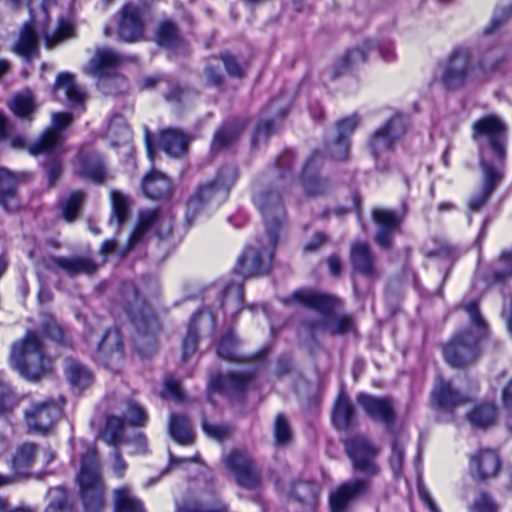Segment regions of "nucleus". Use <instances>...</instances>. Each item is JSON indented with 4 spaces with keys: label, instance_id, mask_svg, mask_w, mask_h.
<instances>
[{
    "label": "nucleus",
    "instance_id": "obj_14",
    "mask_svg": "<svg viewBox=\"0 0 512 512\" xmlns=\"http://www.w3.org/2000/svg\"><path fill=\"white\" fill-rule=\"evenodd\" d=\"M276 245H271L267 237V244L260 247L248 246L239 257L236 270L244 277L258 276L265 273L272 260V251Z\"/></svg>",
    "mask_w": 512,
    "mask_h": 512
},
{
    "label": "nucleus",
    "instance_id": "obj_52",
    "mask_svg": "<svg viewBox=\"0 0 512 512\" xmlns=\"http://www.w3.org/2000/svg\"><path fill=\"white\" fill-rule=\"evenodd\" d=\"M503 61V52L500 48L494 47L487 50L478 62V75L482 78L494 71Z\"/></svg>",
    "mask_w": 512,
    "mask_h": 512
},
{
    "label": "nucleus",
    "instance_id": "obj_6",
    "mask_svg": "<svg viewBox=\"0 0 512 512\" xmlns=\"http://www.w3.org/2000/svg\"><path fill=\"white\" fill-rule=\"evenodd\" d=\"M124 58L109 48L97 49L89 61L86 72L97 79L98 88L106 95L118 96L128 90L125 77L115 72Z\"/></svg>",
    "mask_w": 512,
    "mask_h": 512
},
{
    "label": "nucleus",
    "instance_id": "obj_31",
    "mask_svg": "<svg viewBox=\"0 0 512 512\" xmlns=\"http://www.w3.org/2000/svg\"><path fill=\"white\" fill-rule=\"evenodd\" d=\"M142 190L146 197L160 199L170 195L171 185L165 175L153 171L144 178Z\"/></svg>",
    "mask_w": 512,
    "mask_h": 512
},
{
    "label": "nucleus",
    "instance_id": "obj_55",
    "mask_svg": "<svg viewBox=\"0 0 512 512\" xmlns=\"http://www.w3.org/2000/svg\"><path fill=\"white\" fill-rule=\"evenodd\" d=\"M47 497L49 504L46 512H71L66 490L62 487L51 488L47 493Z\"/></svg>",
    "mask_w": 512,
    "mask_h": 512
},
{
    "label": "nucleus",
    "instance_id": "obj_30",
    "mask_svg": "<svg viewBox=\"0 0 512 512\" xmlns=\"http://www.w3.org/2000/svg\"><path fill=\"white\" fill-rule=\"evenodd\" d=\"M220 187L214 181L206 186L200 187L195 195L188 202L187 220L191 222L201 208H213L219 206L221 203L214 201V195L208 192V189H217Z\"/></svg>",
    "mask_w": 512,
    "mask_h": 512
},
{
    "label": "nucleus",
    "instance_id": "obj_21",
    "mask_svg": "<svg viewBox=\"0 0 512 512\" xmlns=\"http://www.w3.org/2000/svg\"><path fill=\"white\" fill-rule=\"evenodd\" d=\"M99 359L111 370H116L123 360V347L120 333L109 329L100 342H96Z\"/></svg>",
    "mask_w": 512,
    "mask_h": 512
},
{
    "label": "nucleus",
    "instance_id": "obj_64",
    "mask_svg": "<svg viewBox=\"0 0 512 512\" xmlns=\"http://www.w3.org/2000/svg\"><path fill=\"white\" fill-rule=\"evenodd\" d=\"M497 505L494 500L485 493H480L472 506L471 512H497Z\"/></svg>",
    "mask_w": 512,
    "mask_h": 512
},
{
    "label": "nucleus",
    "instance_id": "obj_16",
    "mask_svg": "<svg viewBox=\"0 0 512 512\" xmlns=\"http://www.w3.org/2000/svg\"><path fill=\"white\" fill-rule=\"evenodd\" d=\"M357 404L373 420L391 426L395 420L394 405L390 398L376 397L367 393H359Z\"/></svg>",
    "mask_w": 512,
    "mask_h": 512
},
{
    "label": "nucleus",
    "instance_id": "obj_57",
    "mask_svg": "<svg viewBox=\"0 0 512 512\" xmlns=\"http://www.w3.org/2000/svg\"><path fill=\"white\" fill-rule=\"evenodd\" d=\"M236 340L232 332L224 335L219 343L217 353L218 356L227 361L238 360L236 354Z\"/></svg>",
    "mask_w": 512,
    "mask_h": 512
},
{
    "label": "nucleus",
    "instance_id": "obj_49",
    "mask_svg": "<svg viewBox=\"0 0 512 512\" xmlns=\"http://www.w3.org/2000/svg\"><path fill=\"white\" fill-rule=\"evenodd\" d=\"M123 420L119 417L109 416L101 433V438L109 445L117 446L122 442Z\"/></svg>",
    "mask_w": 512,
    "mask_h": 512
},
{
    "label": "nucleus",
    "instance_id": "obj_56",
    "mask_svg": "<svg viewBox=\"0 0 512 512\" xmlns=\"http://www.w3.org/2000/svg\"><path fill=\"white\" fill-rule=\"evenodd\" d=\"M84 194L82 192H73L68 199L62 204L63 217L66 221L72 222L79 211V208L83 202Z\"/></svg>",
    "mask_w": 512,
    "mask_h": 512
},
{
    "label": "nucleus",
    "instance_id": "obj_60",
    "mask_svg": "<svg viewBox=\"0 0 512 512\" xmlns=\"http://www.w3.org/2000/svg\"><path fill=\"white\" fill-rule=\"evenodd\" d=\"M221 61L227 74L231 77L242 78L245 75V67L238 59L229 53H224L221 56Z\"/></svg>",
    "mask_w": 512,
    "mask_h": 512
},
{
    "label": "nucleus",
    "instance_id": "obj_41",
    "mask_svg": "<svg viewBox=\"0 0 512 512\" xmlns=\"http://www.w3.org/2000/svg\"><path fill=\"white\" fill-rule=\"evenodd\" d=\"M243 304V288L240 284H230L223 291L221 306L225 313L234 316Z\"/></svg>",
    "mask_w": 512,
    "mask_h": 512
},
{
    "label": "nucleus",
    "instance_id": "obj_15",
    "mask_svg": "<svg viewBox=\"0 0 512 512\" xmlns=\"http://www.w3.org/2000/svg\"><path fill=\"white\" fill-rule=\"evenodd\" d=\"M61 408L53 400L35 402L25 411L26 423L30 430L44 434L60 417Z\"/></svg>",
    "mask_w": 512,
    "mask_h": 512
},
{
    "label": "nucleus",
    "instance_id": "obj_4",
    "mask_svg": "<svg viewBox=\"0 0 512 512\" xmlns=\"http://www.w3.org/2000/svg\"><path fill=\"white\" fill-rule=\"evenodd\" d=\"M464 310L469 316L472 327L455 334L443 351L446 362L453 367H463L478 357V343L488 331V325L476 301L465 304Z\"/></svg>",
    "mask_w": 512,
    "mask_h": 512
},
{
    "label": "nucleus",
    "instance_id": "obj_48",
    "mask_svg": "<svg viewBox=\"0 0 512 512\" xmlns=\"http://www.w3.org/2000/svg\"><path fill=\"white\" fill-rule=\"evenodd\" d=\"M18 404L19 399L11 385L0 379V417H8Z\"/></svg>",
    "mask_w": 512,
    "mask_h": 512
},
{
    "label": "nucleus",
    "instance_id": "obj_27",
    "mask_svg": "<svg viewBox=\"0 0 512 512\" xmlns=\"http://www.w3.org/2000/svg\"><path fill=\"white\" fill-rule=\"evenodd\" d=\"M432 401L439 408L449 410L467 402L468 398L455 391L450 382L438 377L432 391Z\"/></svg>",
    "mask_w": 512,
    "mask_h": 512
},
{
    "label": "nucleus",
    "instance_id": "obj_58",
    "mask_svg": "<svg viewBox=\"0 0 512 512\" xmlns=\"http://www.w3.org/2000/svg\"><path fill=\"white\" fill-rule=\"evenodd\" d=\"M510 277H512V251L501 255L499 267L493 274L494 282H502Z\"/></svg>",
    "mask_w": 512,
    "mask_h": 512
},
{
    "label": "nucleus",
    "instance_id": "obj_3",
    "mask_svg": "<svg viewBox=\"0 0 512 512\" xmlns=\"http://www.w3.org/2000/svg\"><path fill=\"white\" fill-rule=\"evenodd\" d=\"M8 362L14 371L29 382H38L53 371V360L46 354L35 331L26 332L12 343Z\"/></svg>",
    "mask_w": 512,
    "mask_h": 512
},
{
    "label": "nucleus",
    "instance_id": "obj_59",
    "mask_svg": "<svg viewBox=\"0 0 512 512\" xmlns=\"http://www.w3.org/2000/svg\"><path fill=\"white\" fill-rule=\"evenodd\" d=\"M274 437L277 445H285L291 439V430L284 416L277 415L274 424Z\"/></svg>",
    "mask_w": 512,
    "mask_h": 512
},
{
    "label": "nucleus",
    "instance_id": "obj_32",
    "mask_svg": "<svg viewBox=\"0 0 512 512\" xmlns=\"http://www.w3.org/2000/svg\"><path fill=\"white\" fill-rule=\"evenodd\" d=\"M319 157L317 152L313 153L303 167V188L308 195L316 196L322 194L326 189V181L314 174L316 161Z\"/></svg>",
    "mask_w": 512,
    "mask_h": 512
},
{
    "label": "nucleus",
    "instance_id": "obj_13",
    "mask_svg": "<svg viewBox=\"0 0 512 512\" xmlns=\"http://www.w3.org/2000/svg\"><path fill=\"white\" fill-rule=\"evenodd\" d=\"M345 448L353 462L354 469L368 476L378 473L375 458L377 448L364 436H353L345 441Z\"/></svg>",
    "mask_w": 512,
    "mask_h": 512
},
{
    "label": "nucleus",
    "instance_id": "obj_26",
    "mask_svg": "<svg viewBox=\"0 0 512 512\" xmlns=\"http://www.w3.org/2000/svg\"><path fill=\"white\" fill-rule=\"evenodd\" d=\"M198 319H202L205 322V327L202 329L203 332H213L214 330V316L209 309L204 308L194 314L191 318L187 336L183 340V360H187L196 351L199 337L196 334Z\"/></svg>",
    "mask_w": 512,
    "mask_h": 512
},
{
    "label": "nucleus",
    "instance_id": "obj_39",
    "mask_svg": "<svg viewBox=\"0 0 512 512\" xmlns=\"http://www.w3.org/2000/svg\"><path fill=\"white\" fill-rule=\"evenodd\" d=\"M66 374L70 384L78 390L88 387L93 379L91 372L74 360L67 361Z\"/></svg>",
    "mask_w": 512,
    "mask_h": 512
},
{
    "label": "nucleus",
    "instance_id": "obj_53",
    "mask_svg": "<svg viewBox=\"0 0 512 512\" xmlns=\"http://www.w3.org/2000/svg\"><path fill=\"white\" fill-rule=\"evenodd\" d=\"M242 128L237 124H229L222 127L214 136L212 148L223 149L232 144L240 135Z\"/></svg>",
    "mask_w": 512,
    "mask_h": 512
},
{
    "label": "nucleus",
    "instance_id": "obj_1",
    "mask_svg": "<svg viewBox=\"0 0 512 512\" xmlns=\"http://www.w3.org/2000/svg\"><path fill=\"white\" fill-rule=\"evenodd\" d=\"M473 139L479 145L482 185L469 201V209L478 211L503 177L506 156V129L495 116H487L473 124Z\"/></svg>",
    "mask_w": 512,
    "mask_h": 512
},
{
    "label": "nucleus",
    "instance_id": "obj_38",
    "mask_svg": "<svg viewBox=\"0 0 512 512\" xmlns=\"http://www.w3.org/2000/svg\"><path fill=\"white\" fill-rule=\"evenodd\" d=\"M237 176V170L233 166H226L219 171L215 182L220 187L217 189L207 190L208 192L213 193L214 201L216 203H223L226 200L228 190L230 186L236 181Z\"/></svg>",
    "mask_w": 512,
    "mask_h": 512
},
{
    "label": "nucleus",
    "instance_id": "obj_19",
    "mask_svg": "<svg viewBox=\"0 0 512 512\" xmlns=\"http://www.w3.org/2000/svg\"><path fill=\"white\" fill-rule=\"evenodd\" d=\"M501 468L499 455L491 449H481L470 456L469 471L478 480H489L497 476Z\"/></svg>",
    "mask_w": 512,
    "mask_h": 512
},
{
    "label": "nucleus",
    "instance_id": "obj_33",
    "mask_svg": "<svg viewBox=\"0 0 512 512\" xmlns=\"http://www.w3.org/2000/svg\"><path fill=\"white\" fill-rule=\"evenodd\" d=\"M350 258L353 267L365 275H372L374 272V257L365 242L357 241L352 244Z\"/></svg>",
    "mask_w": 512,
    "mask_h": 512
},
{
    "label": "nucleus",
    "instance_id": "obj_45",
    "mask_svg": "<svg viewBox=\"0 0 512 512\" xmlns=\"http://www.w3.org/2000/svg\"><path fill=\"white\" fill-rule=\"evenodd\" d=\"M156 41L160 46L174 48L180 44L178 29L171 21H162L156 30Z\"/></svg>",
    "mask_w": 512,
    "mask_h": 512
},
{
    "label": "nucleus",
    "instance_id": "obj_35",
    "mask_svg": "<svg viewBox=\"0 0 512 512\" xmlns=\"http://www.w3.org/2000/svg\"><path fill=\"white\" fill-rule=\"evenodd\" d=\"M355 412L349 397L341 392L332 411V421L338 429L348 428L354 421Z\"/></svg>",
    "mask_w": 512,
    "mask_h": 512
},
{
    "label": "nucleus",
    "instance_id": "obj_40",
    "mask_svg": "<svg viewBox=\"0 0 512 512\" xmlns=\"http://www.w3.org/2000/svg\"><path fill=\"white\" fill-rule=\"evenodd\" d=\"M169 433L181 445H189L193 442L189 421L184 416L171 415Z\"/></svg>",
    "mask_w": 512,
    "mask_h": 512
},
{
    "label": "nucleus",
    "instance_id": "obj_23",
    "mask_svg": "<svg viewBox=\"0 0 512 512\" xmlns=\"http://www.w3.org/2000/svg\"><path fill=\"white\" fill-rule=\"evenodd\" d=\"M47 269L59 268L70 276L76 274H91L96 271L97 265L88 257H55L51 256L44 260Z\"/></svg>",
    "mask_w": 512,
    "mask_h": 512
},
{
    "label": "nucleus",
    "instance_id": "obj_54",
    "mask_svg": "<svg viewBox=\"0 0 512 512\" xmlns=\"http://www.w3.org/2000/svg\"><path fill=\"white\" fill-rule=\"evenodd\" d=\"M34 97L30 91L16 95L10 102L11 110L21 118L28 117L34 110Z\"/></svg>",
    "mask_w": 512,
    "mask_h": 512
},
{
    "label": "nucleus",
    "instance_id": "obj_61",
    "mask_svg": "<svg viewBox=\"0 0 512 512\" xmlns=\"http://www.w3.org/2000/svg\"><path fill=\"white\" fill-rule=\"evenodd\" d=\"M359 122L360 118L356 114L348 116L337 122V138L348 140V137L355 131Z\"/></svg>",
    "mask_w": 512,
    "mask_h": 512
},
{
    "label": "nucleus",
    "instance_id": "obj_20",
    "mask_svg": "<svg viewBox=\"0 0 512 512\" xmlns=\"http://www.w3.org/2000/svg\"><path fill=\"white\" fill-rule=\"evenodd\" d=\"M372 217L377 225L375 242L383 249H389L392 246V238L398 230L401 218L395 212L377 208L372 212Z\"/></svg>",
    "mask_w": 512,
    "mask_h": 512
},
{
    "label": "nucleus",
    "instance_id": "obj_63",
    "mask_svg": "<svg viewBox=\"0 0 512 512\" xmlns=\"http://www.w3.org/2000/svg\"><path fill=\"white\" fill-rule=\"evenodd\" d=\"M404 459V445L399 440L394 441L392 445V455L390 458V466L395 475L401 473Z\"/></svg>",
    "mask_w": 512,
    "mask_h": 512
},
{
    "label": "nucleus",
    "instance_id": "obj_5",
    "mask_svg": "<svg viewBox=\"0 0 512 512\" xmlns=\"http://www.w3.org/2000/svg\"><path fill=\"white\" fill-rule=\"evenodd\" d=\"M252 202L262 217L271 245H277L279 232L286 223V211L275 183L264 179L256 182L252 190Z\"/></svg>",
    "mask_w": 512,
    "mask_h": 512
},
{
    "label": "nucleus",
    "instance_id": "obj_18",
    "mask_svg": "<svg viewBox=\"0 0 512 512\" xmlns=\"http://www.w3.org/2000/svg\"><path fill=\"white\" fill-rule=\"evenodd\" d=\"M368 487V482L364 479H354L339 485L329 496V506L331 512H347L351 503Z\"/></svg>",
    "mask_w": 512,
    "mask_h": 512
},
{
    "label": "nucleus",
    "instance_id": "obj_34",
    "mask_svg": "<svg viewBox=\"0 0 512 512\" xmlns=\"http://www.w3.org/2000/svg\"><path fill=\"white\" fill-rule=\"evenodd\" d=\"M159 144L168 155L179 157L186 151L188 140L182 132L167 129L161 132Z\"/></svg>",
    "mask_w": 512,
    "mask_h": 512
},
{
    "label": "nucleus",
    "instance_id": "obj_11",
    "mask_svg": "<svg viewBox=\"0 0 512 512\" xmlns=\"http://www.w3.org/2000/svg\"><path fill=\"white\" fill-rule=\"evenodd\" d=\"M155 231L156 235L163 239L167 237L172 230V219L168 215L161 214L158 210L147 209L139 213L138 223L133 231L128 247L121 251L124 255L133 245L142 241L148 231Z\"/></svg>",
    "mask_w": 512,
    "mask_h": 512
},
{
    "label": "nucleus",
    "instance_id": "obj_44",
    "mask_svg": "<svg viewBox=\"0 0 512 512\" xmlns=\"http://www.w3.org/2000/svg\"><path fill=\"white\" fill-rule=\"evenodd\" d=\"M318 491L316 484L300 481L294 484L291 494L299 503L313 508L317 502Z\"/></svg>",
    "mask_w": 512,
    "mask_h": 512
},
{
    "label": "nucleus",
    "instance_id": "obj_36",
    "mask_svg": "<svg viewBox=\"0 0 512 512\" xmlns=\"http://www.w3.org/2000/svg\"><path fill=\"white\" fill-rule=\"evenodd\" d=\"M40 452L32 443H24L19 446L12 459V469L17 474H26L27 469L39 460Z\"/></svg>",
    "mask_w": 512,
    "mask_h": 512
},
{
    "label": "nucleus",
    "instance_id": "obj_46",
    "mask_svg": "<svg viewBox=\"0 0 512 512\" xmlns=\"http://www.w3.org/2000/svg\"><path fill=\"white\" fill-rule=\"evenodd\" d=\"M108 135L111 138L112 146H120L129 142L131 132L124 119L120 115H115L109 122Z\"/></svg>",
    "mask_w": 512,
    "mask_h": 512
},
{
    "label": "nucleus",
    "instance_id": "obj_9",
    "mask_svg": "<svg viewBox=\"0 0 512 512\" xmlns=\"http://www.w3.org/2000/svg\"><path fill=\"white\" fill-rule=\"evenodd\" d=\"M406 128V118L396 114L372 133L368 146L378 168L385 169V165L380 167L378 162L388 159L394 150L395 143L405 134Z\"/></svg>",
    "mask_w": 512,
    "mask_h": 512
},
{
    "label": "nucleus",
    "instance_id": "obj_12",
    "mask_svg": "<svg viewBox=\"0 0 512 512\" xmlns=\"http://www.w3.org/2000/svg\"><path fill=\"white\" fill-rule=\"evenodd\" d=\"M73 120L70 113H53L52 127L48 128L39 140L29 147L32 155L38 154H58L62 150L64 142L63 129Z\"/></svg>",
    "mask_w": 512,
    "mask_h": 512
},
{
    "label": "nucleus",
    "instance_id": "obj_7",
    "mask_svg": "<svg viewBox=\"0 0 512 512\" xmlns=\"http://www.w3.org/2000/svg\"><path fill=\"white\" fill-rule=\"evenodd\" d=\"M77 481L85 510L87 512L101 511L105 501V488L99 470L97 453L93 448L87 449L82 456Z\"/></svg>",
    "mask_w": 512,
    "mask_h": 512
},
{
    "label": "nucleus",
    "instance_id": "obj_10",
    "mask_svg": "<svg viewBox=\"0 0 512 512\" xmlns=\"http://www.w3.org/2000/svg\"><path fill=\"white\" fill-rule=\"evenodd\" d=\"M226 467L233 473L237 484L246 489H257L262 483L261 471L245 451L235 450L225 458Z\"/></svg>",
    "mask_w": 512,
    "mask_h": 512
},
{
    "label": "nucleus",
    "instance_id": "obj_43",
    "mask_svg": "<svg viewBox=\"0 0 512 512\" xmlns=\"http://www.w3.org/2000/svg\"><path fill=\"white\" fill-rule=\"evenodd\" d=\"M14 52L23 57L33 56L37 50V40L33 27L25 24L21 30L19 40L13 48Z\"/></svg>",
    "mask_w": 512,
    "mask_h": 512
},
{
    "label": "nucleus",
    "instance_id": "obj_37",
    "mask_svg": "<svg viewBox=\"0 0 512 512\" xmlns=\"http://www.w3.org/2000/svg\"><path fill=\"white\" fill-rule=\"evenodd\" d=\"M113 498L115 512H144L142 503L127 486L115 489Z\"/></svg>",
    "mask_w": 512,
    "mask_h": 512
},
{
    "label": "nucleus",
    "instance_id": "obj_29",
    "mask_svg": "<svg viewBox=\"0 0 512 512\" xmlns=\"http://www.w3.org/2000/svg\"><path fill=\"white\" fill-rule=\"evenodd\" d=\"M62 92L70 105L82 104L85 99V92L75 82L74 77L70 73H61L58 75L55 83V93L59 96Z\"/></svg>",
    "mask_w": 512,
    "mask_h": 512
},
{
    "label": "nucleus",
    "instance_id": "obj_17",
    "mask_svg": "<svg viewBox=\"0 0 512 512\" xmlns=\"http://www.w3.org/2000/svg\"><path fill=\"white\" fill-rule=\"evenodd\" d=\"M144 16L143 10L136 5L127 4L122 8L121 20L118 26L120 39L126 42H136L143 39Z\"/></svg>",
    "mask_w": 512,
    "mask_h": 512
},
{
    "label": "nucleus",
    "instance_id": "obj_24",
    "mask_svg": "<svg viewBox=\"0 0 512 512\" xmlns=\"http://www.w3.org/2000/svg\"><path fill=\"white\" fill-rule=\"evenodd\" d=\"M27 178L26 173H13L6 168H0V205L8 211L17 209V186Z\"/></svg>",
    "mask_w": 512,
    "mask_h": 512
},
{
    "label": "nucleus",
    "instance_id": "obj_50",
    "mask_svg": "<svg viewBox=\"0 0 512 512\" xmlns=\"http://www.w3.org/2000/svg\"><path fill=\"white\" fill-rule=\"evenodd\" d=\"M366 47H357L349 50L339 61L335 70V76L342 74L344 71L364 63L367 58Z\"/></svg>",
    "mask_w": 512,
    "mask_h": 512
},
{
    "label": "nucleus",
    "instance_id": "obj_22",
    "mask_svg": "<svg viewBox=\"0 0 512 512\" xmlns=\"http://www.w3.org/2000/svg\"><path fill=\"white\" fill-rule=\"evenodd\" d=\"M252 378L251 373L234 372L226 375L211 377L209 389L212 392H219L229 398L239 397L247 388Z\"/></svg>",
    "mask_w": 512,
    "mask_h": 512
},
{
    "label": "nucleus",
    "instance_id": "obj_28",
    "mask_svg": "<svg viewBox=\"0 0 512 512\" xmlns=\"http://www.w3.org/2000/svg\"><path fill=\"white\" fill-rule=\"evenodd\" d=\"M139 85L142 90H148L157 85L163 92L165 99L174 104L182 103L189 95L187 91L182 90L177 85L171 84L162 77H146Z\"/></svg>",
    "mask_w": 512,
    "mask_h": 512
},
{
    "label": "nucleus",
    "instance_id": "obj_2",
    "mask_svg": "<svg viewBox=\"0 0 512 512\" xmlns=\"http://www.w3.org/2000/svg\"><path fill=\"white\" fill-rule=\"evenodd\" d=\"M292 300L308 307L315 314L305 321V325L313 332H324L330 335H341L354 329L350 316L334 314L338 299L334 296L313 290H298Z\"/></svg>",
    "mask_w": 512,
    "mask_h": 512
},
{
    "label": "nucleus",
    "instance_id": "obj_51",
    "mask_svg": "<svg viewBox=\"0 0 512 512\" xmlns=\"http://www.w3.org/2000/svg\"><path fill=\"white\" fill-rule=\"evenodd\" d=\"M111 203H112V216L110 223H115L116 227H119L126 219L129 201L125 195L118 191L111 192Z\"/></svg>",
    "mask_w": 512,
    "mask_h": 512
},
{
    "label": "nucleus",
    "instance_id": "obj_8",
    "mask_svg": "<svg viewBox=\"0 0 512 512\" xmlns=\"http://www.w3.org/2000/svg\"><path fill=\"white\" fill-rule=\"evenodd\" d=\"M480 79L473 65L470 50L457 48L447 58L440 81L446 90L455 91Z\"/></svg>",
    "mask_w": 512,
    "mask_h": 512
},
{
    "label": "nucleus",
    "instance_id": "obj_42",
    "mask_svg": "<svg viewBox=\"0 0 512 512\" xmlns=\"http://www.w3.org/2000/svg\"><path fill=\"white\" fill-rule=\"evenodd\" d=\"M469 423L477 428H487L492 425L496 418V408L493 404H480L468 414Z\"/></svg>",
    "mask_w": 512,
    "mask_h": 512
},
{
    "label": "nucleus",
    "instance_id": "obj_62",
    "mask_svg": "<svg viewBox=\"0 0 512 512\" xmlns=\"http://www.w3.org/2000/svg\"><path fill=\"white\" fill-rule=\"evenodd\" d=\"M329 155L336 161L345 160L349 154L348 140L336 138L333 143L327 146Z\"/></svg>",
    "mask_w": 512,
    "mask_h": 512
},
{
    "label": "nucleus",
    "instance_id": "obj_25",
    "mask_svg": "<svg viewBox=\"0 0 512 512\" xmlns=\"http://www.w3.org/2000/svg\"><path fill=\"white\" fill-rule=\"evenodd\" d=\"M76 172L96 183L105 178V166L101 155L97 152L81 151L76 162Z\"/></svg>",
    "mask_w": 512,
    "mask_h": 512
},
{
    "label": "nucleus",
    "instance_id": "obj_47",
    "mask_svg": "<svg viewBox=\"0 0 512 512\" xmlns=\"http://www.w3.org/2000/svg\"><path fill=\"white\" fill-rule=\"evenodd\" d=\"M41 332L44 336L59 344L68 345V332L52 316H47L41 323Z\"/></svg>",
    "mask_w": 512,
    "mask_h": 512
}]
</instances>
